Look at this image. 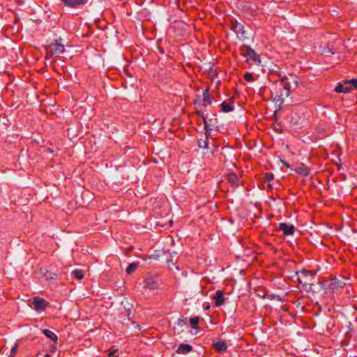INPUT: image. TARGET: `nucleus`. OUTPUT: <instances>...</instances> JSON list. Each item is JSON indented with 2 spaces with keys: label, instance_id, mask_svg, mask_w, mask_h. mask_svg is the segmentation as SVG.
Masks as SVG:
<instances>
[{
  "label": "nucleus",
  "instance_id": "f257e3e1",
  "mask_svg": "<svg viewBox=\"0 0 357 357\" xmlns=\"http://www.w3.org/2000/svg\"><path fill=\"white\" fill-rule=\"evenodd\" d=\"M298 86V81L294 77H291L290 81L289 78L284 77L275 84V88L272 91V96L274 99L282 104L285 99H287L291 93Z\"/></svg>",
  "mask_w": 357,
  "mask_h": 357
},
{
  "label": "nucleus",
  "instance_id": "f03ea898",
  "mask_svg": "<svg viewBox=\"0 0 357 357\" xmlns=\"http://www.w3.org/2000/svg\"><path fill=\"white\" fill-rule=\"evenodd\" d=\"M239 51L241 55L247 59L246 61L250 65L260 63L259 56L250 46L243 45L240 47Z\"/></svg>",
  "mask_w": 357,
  "mask_h": 357
},
{
  "label": "nucleus",
  "instance_id": "7ed1b4c3",
  "mask_svg": "<svg viewBox=\"0 0 357 357\" xmlns=\"http://www.w3.org/2000/svg\"><path fill=\"white\" fill-rule=\"evenodd\" d=\"M354 89H357V79L346 80L343 83H338L335 88L337 93H348Z\"/></svg>",
  "mask_w": 357,
  "mask_h": 357
},
{
  "label": "nucleus",
  "instance_id": "20e7f679",
  "mask_svg": "<svg viewBox=\"0 0 357 357\" xmlns=\"http://www.w3.org/2000/svg\"><path fill=\"white\" fill-rule=\"evenodd\" d=\"M158 287L159 284L156 280V276L151 273L147 274L144 278V288L154 290L158 289Z\"/></svg>",
  "mask_w": 357,
  "mask_h": 357
},
{
  "label": "nucleus",
  "instance_id": "39448f33",
  "mask_svg": "<svg viewBox=\"0 0 357 357\" xmlns=\"http://www.w3.org/2000/svg\"><path fill=\"white\" fill-rule=\"evenodd\" d=\"M45 49H50L51 54L50 56H59L65 51V47L63 45L58 43L57 40L56 43H52L45 47Z\"/></svg>",
  "mask_w": 357,
  "mask_h": 357
},
{
  "label": "nucleus",
  "instance_id": "423d86ee",
  "mask_svg": "<svg viewBox=\"0 0 357 357\" xmlns=\"http://www.w3.org/2000/svg\"><path fill=\"white\" fill-rule=\"evenodd\" d=\"M33 307L36 311L40 312L45 310V309L49 305V303L40 297H34L33 300Z\"/></svg>",
  "mask_w": 357,
  "mask_h": 357
},
{
  "label": "nucleus",
  "instance_id": "0eeeda50",
  "mask_svg": "<svg viewBox=\"0 0 357 357\" xmlns=\"http://www.w3.org/2000/svg\"><path fill=\"white\" fill-rule=\"evenodd\" d=\"M347 285V283L337 278H331L328 284V288L331 289H342Z\"/></svg>",
  "mask_w": 357,
  "mask_h": 357
},
{
  "label": "nucleus",
  "instance_id": "6e6552de",
  "mask_svg": "<svg viewBox=\"0 0 357 357\" xmlns=\"http://www.w3.org/2000/svg\"><path fill=\"white\" fill-rule=\"evenodd\" d=\"M231 28L238 36L241 35V37H245L244 26L240 22L231 21Z\"/></svg>",
  "mask_w": 357,
  "mask_h": 357
},
{
  "label": "nucleus",
  "instance_id": "1a4fd4ad",
  "mask_svg": "<svg viewBox=\"0 0 357 357\" xmlns=\"http://www.w3.org/2000/svg\"><path fill=\"white\" fill-rule=\"evenodd\" d=\"M279 229L283 232L284 235H292L295 231V227L292 225H288L285 222H282L279 225Z\"/></svg>",
  "mask_w": 357,
  "mask_h": 357
},
{
  "label": "nucleus",
  "instance_id": "9d476101",
  "mask_svg": "<svg viewBox=\"0 0 357 357\" xmlns=\"http://www.w3.org/2000/svg\"><path fill=\"white\" fill-rule=\"evenodd\" d=\"M233 103H234V98H230L227 101L222 102L220 105V107H221V110L224 112H232L234 109Z\"/></svg>",
  "mask_w": 357,
  "mask_h": 357
},
{
  "label": "nucleus",
  "instance_id": "9b49d317",
  "mask_svg": "<svg viewBox=\"0 0 357 357\" xmlns=\"http://www.w3.org/2000/svg\"><path fill=\"white\" fill-rule=\"evenodd\" d=\"M61 2L68 7L77 8L79 6L84 5L86 3L87 0H61Z\"/></svg>",
  "mask_w": 357,
  "mask_h": 357
},
{
  "label": "nucleus",
  "instance_id": "f8f14e48",
  "mask_svg": "<svg viewBox=\"0 0 357 357\" xmlns=\"http://www.w3.org/2000/svg\"><path fill=\"white\" fill-rule=\"evenodd\" d=\"M121 305H123V309L126 312H127L126 316L128 319V320H130L132 317H130V314L132 313V310L133 309V304L130 303L127 298H125L121 301Z\"/></svg>",
  "mask_w": 357,
  "mask_h": 357
},
{
  "label": "nucleus",
  "instance_id": "ddd939ff",
  "mask_svg": "<svg viewBox=\"0 0 357 357\" xmlns=\"http://www.w3.org/2000/svg\"><path fill=\"white\" fill-rule=\"evenodd\" d=\"M296 274L298 275V282L300 284L303 283L305 284H308V283L307 282V281L305 280H303L302 278H307L308 276L314 275V273L312 271H307L305 269H302L300 271H297Z\"/></svg>",
  "mask_w": 357,
  "mask_h": 357
},
{
  "label": "nucleus",
  "instance_id": "4468645a",
  "mask_svg": "<svg viewBox=\"0 0 357 357\" xmlns=\"http://www.w3.org/2000/svg\"><path fill=\"white\" fill-rule=\"evenodd\" d=\"M213 299L215 301V305L217 307H220L224 304L225 297L223 294V291L221 290H218L215 292V294L213 296Z\"/></svg>",
  "mask_w": 357,
  "mask_h": 357
},
{
  "label": "nucleus",
  "instance_id": "2eb2a0df",
  "mask_svg": "<svg viewBox=\"0 0 357 357\" xmlns=\"http://www.w3.org/2000/svg\"><path fill=\"white\" fill-rule=\"evenodd\" d=\"M192 351V347L188 344H181L176 352L178 354H187Z\"/></svg>",
  "mask_w": 357,
  "mask_h": 357
},
{
  "label": "nucleus",
  "instance_id": "dca6fc26",
  "mask_svg": "<svg viewBox=\"0 0 357 357\" xmlns=\"http://www.w3.org/2000/svg\"><path fill=\"white\" fill-rule=\"evenodd\" d=\"M227 181L233 187H238L239 185V178L234 173L228 174Z\"/></svg>",
  "mask_w": 357,
  "mask_h": 357
},
{
  "label": "nucleus",
  "instance_id": "f3484780",
  "mask_svg": "<svg viewBox=\"0 0 357 357\" xmlns=\"http://www.w3.org/2000/svg\"><path fill=\"white\" fill-rule=\"evenodd\" d=\"M213 347H214L215 350L219 353H222V352L226 351L227 349V346L226 343L222 340H220V341H218L217 342H215L213 344Z\"/></svg>",
  "mask_w": 357,
  "mask_h": 357
},
{
  "label": "nucleus",
  "instance_id": "a211bd4d",
  "mask_svg": "<svg viewBox=\"0 0 357 357\" xmlns=\"http://www.w3.org/2000/svg\"><path fill=\"white\" fill-rule=\"evenodd\" d=\"M203 100L204 102H207L208 105H211L212 103V97L209 93L208 89H206L203 92ZM204 107L206 106L205 103L203 104Z\"/></svg>",
  "mask_w": 357,
  "mask_h": 357
},
{
  "label": "nucleus",
  "instance_id": "6ab92c4d",
  "mask_svg": "<svg viewBox=\"0 0 357 357\" xmlns=\"http://www.w3.org/2000/svg\"><path fill=\"white\" fill-rule=\"evenodd\" d=\"M43 332L47 337L51 339L54 342H56L58 337L57 335L54 332L49 329H44Z\"/></svg>",
  "mask_w": 357,
  "mask_h": 357
},
{
  "label": "nucleus",
  "instance_id": "aec40b11",
  "mask_svg": "<svg viewBox=\"0 0 357 357\" xmlns=\"http://www.w3.org/2000/svg\"><path fill=\"white\" fill-rule=\"evenodd\" d=\"M200 317H195L190 319V324L191 327L195 330H197L199 328L198 323L200 321Z\"/></svg>",
  "mask_w": 357,
  "mask_h": 357
},
{
  "label": "nucleus",
  "instance_id": "412c9836",
  "mask_svg": "<svg viewBox=\"0 0 357 357\" xmlns=\"http://www.w3.org/2000/svg\"><path fill=\"white\" fill-rule=\"evenodd\" d=\"M137 266H138V264L137 263H135V262L131 263L126 268V272L128 275H130L136 271Z\"/></svg>",
  "mask_w": 357,
  "mask_h": 357
},
{
  "label": "nucleus",
  "instance_id": "4be33fe9",
  "mask_svg": "<svg viewBox=\"0 0 357 357\" xmlns=\"http://www.w3.org/2000/svg\"><path fill=\"white\" fill-rule=\"evenodd\" d=\"M295 172L299 174L306 176L309 174V170L305 167H300L295 169Z\"/></svg>",
  "mask_w": 357,
  "mask_h": 357
},
{
  "label": "nucleus",
  "instance_id": "5701e85b",
  "mask_svg": "<svg viewBox=\"0 0 357 357\" xmlns=\"http://www.w3.org/2000/svg\"><path fill=\"white\" fill-rule=\"evenodd\" d=\"M274 178V176H273V174L272 173H266L265 174V176H264V181L265 183H268V187L270 188H272V186L270 184V182L271 181H273Z\"/></svg>",
  "mask_w": 357,
  "mask_h": 357
},
{
  "label": "nucleus",
  "instance_id": "b1692460",
  "mask_svg": "<svg viewBox=\"0 0 357 357\" xmlns=\"http://www.w3.org/2000/svg\"><path fill=\"white\" fill-rule=\"evenodd\" d=\"M72 275L78 280H82L84 278V273L80 269L74 270Z\"/></svg>",
  "mask_w": 357,
  "mask_h": 357
},
{
  "label": "nucleus",
  "instance_id": "393cba45",
  "mask_svg": "<svg viewBox=\"0 0 357 357\" xmlns=\"http://www.w3.org/2000/svg\"><path fill=\"white\" fill-rule=\"evenodd\" d=\"M45 277L46 278L47 280H56L58 278V275L55 273L47 271L45 273Z\"/></svg>",
  "mask_w": 357,
  "mask_h": 357
},
{
  "label": "nucleus",
  "instance_id": "a878e982",
  "mask_svg": "<svg viewBox=\"0 0 357 357\" xmlns=\"http://www.w3.org/2000/svg\"><path fill=\"white\" fill-rule=\"evenodd\" d=\"M198 146L199 148L208 149V140L205 139L204 140L199 139L198 141Z\"/></svg>",
  "mask_w": 357,
  "mask_h": 357
},
{
  "label": "nucleus",
  "instance_id": "bb28decb",
  "mask_svg": "<svg viewBox=\"0 0 357 357\" xmlns=\"http://www.w3.org/2000/svg\"><path fill=\"white\" fill-rule=\"evenodd\" d=\"M186 319L187 318H179L178 319V321H177V326H180V327H183L184 326H186L187 325V322H186Z\"/></svg>",
  "mask_w": 357,
  "mask_h": 357
},
{
  "label": "nucleus",
  "instance_id": "cd10ccee",
  "mask_svg": "<svg viewBox=\"0 0 357 357\" xmlns=\"http://www.w3.org/2000/svg\"><path fill=\"white\" fill-rule=\"evenodd\" d=\"M244 79L247 81V82H252L254 80L253 79V76L252 75V73H245V75H244Z\"/></svg>",
  "mask_w": 357,
  "mask_h": 357
},
{
  "label": "nucleus",
  "instance_id": "c85d7f7f",
  "mask_svg": "<svg viewBox=\"0 0 357 357\" xmlns=\"http://www.w3.org/2000/svg\"><path fill=\"white\" fill-rule=\"evenodd\" d=\"M18 344H15V346L11 349L10 357H13L17 351Z\"/></svg>",
  "mask_w": 357,
  "mask_h": 357
},
{
  "label": "nucleus",
  "instance_id": "c756f323",
  "mask_svg": "<svg viewBox=\"0 0 357 357\" xmlns=\"http://www.w3.org/2000/svg\"><path fill=\"white\" fill-rule=\"evenodd\" d=\"M202 118L204 121V129H209L210 128H209V125L208 124V122L206 121V116H204V113L202 114Z\"/></svg>",
  "mask_w": 357,
  "mask_h": 357
},
{
  "label": "nucleus",
  "instance_id": "7c9ffc66",
  "mask_svg": "<svg viewBox=\"0 0 357 357\" xmlns=\"http://www.w3.org/2000/svg\"><path fill=\"white\" fill-rule=\"evenodd\" d=\"M211 131H212L211 128L205 129V135H206L205 139L208 140V138L211 135Z\"/></svg>",
  "mask_w": 357,
  "mask_h": 357
},
{
  "label": "nucleus",
  "instance_id": "2f4dec72",
  "mask_svg": "<svg viewBox=\"0 0 357 357\" xmlns=\"http://www.w3.org/2000/svg\"><path fill=\"white\" fill-rule=\"evenodd\" d=\"M117 350H113L112 351H110L108 354V357H118V355H116Z\"/></svg>",
  "mask_w": 357,
  "mask_h": 357
},
{
  "label": "nucleus",
  "instance_id": "473e14b6",
  "mask_svg": "<svg viewBox=\"0 0 357 357\" xmlns=\"http://www.w3.org/2000/svg\"><path fill=\"white\" fill-rule=\"evenodd\" d=\"M323 52L324 53H326V54L329 53V54H333L335 53V52L331 51L328 47L324 48Z\"/></svg>",
  "mask_w": 357,
  "mask_h": 357
},
{
  "label": "nucleus",
  "instance_id": "72a5a7b5",
  "mask_svg": "<svg viewBox=\"0 0 357 357\" xmlns=\"http://www.w3.org/2000/svg\"><path fill=\"white\" fill-rule=\"evenodd\" d=\"M47 50V53H46V59L47 58H51L52 56H50V54H51V50L50 49H46Z\"/></svg>",
  "mask_w": 357,
  "mask_h": 357
},
{
  "label": "nucleus",
  "instance_id": "f704fd0d",
  "mask_svg": "<svg viewBox=\"0 0 357 357\" xmlns=\"http://www.w3.org/2000/svg\"><path fill=\"white\" fill-rule=\"evenodd\" d=\"M282 163L285 165L286 167H290V165L286 162V161H284V160H281Z\"/></svg>",
  "mask_w": 357,
  "mask_h": 357
}]
</instances>
